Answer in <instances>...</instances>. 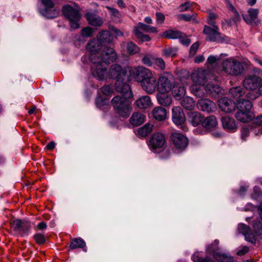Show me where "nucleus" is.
Returning a JSON list of instances; mask_svg holds the SVG:
<instances>
[{"instance_id": "10", "label": "nucleus", "mask_w": 262, "mask_h": 262, "mask_svg": "<svg viewBox=\"0 0 262 262\" xmlns=\"http://www.w3.org/2000/svg\"><path fill=\"white\" fill-rule=\"evenodd\" d=\"M117 54L113 48L104 47L97 59L104 63L113 62L117 59Z\"/></svg>"}, {"instance_id": "27", "label": "nucleus", "mask_w": 262, "mask_h": 262, "mask_svg": "<svg viewBox=\"0 0 262 262\" xmlns=\"http://www.w3.org/2000/svg\"><path fill=\"white\" fill-rule=\"evenodd\" d=\"M205 90L207 94L214 96L221 93L222 89L217 84L209 82L205 85Z\"/></svg>"}, {"instance_id": "17", "label": "nucleus", "mask_w": 262, "mask_h": 262, "mask_svg": "<svg viewBox=\"0 0 262 262\" xmlns=\"http://www.w3.org/2000/svg\"><path fill=\"white\" fill-rule=\"evenodd\" d=\"M218 105L222 111L227 113L232 112L235 108L234 102L227 97H224L219 99Z\"/></svg>"}, {"instance_id": "43", "label": "nucleus", "mask_w": 262, "mask_h": 262, "mask_svg": "<svg viewBox=\"0 0 262 262\" xmlns=\"http://www.w3.org/2000/svg\"><path fill=\"white\" fill-rule=\"evenodd\" d=\"M191 78L194 84H203L205 80L204 74L200 72L193 73L191 75Z\"/></svg>"}, {"instance_id": "52", "label": "nucleus", "mask_w": 262, "mask_h": 262, "mask_svg": "<svg viewBox=\"0 0 262 262\" xmlns=\"http://www.w3.org/2000/svg\"><path fill=\"white\" fill-rule=\"evenodd\" d=\"M34 237L36 243L40 245L45 242V236L42 234L37 233L34 235Z\"/></svg>"}, {"instance_id": "21", "label": "nucleus", "mask_w": 262, "mask_h": 262, "mask_svg": "<svg viewBox=\"0 0 262 262\" xmlns=\"http://www.w3.org/2000/svg\"><path fill=\"white\" fill-rule=\"evenodd\" d=\"M85 17L89 24L93 26L100 27L103 23L102 18L93 12L87 13Z\"/></svg>"}, {"instance_id": "14", "label": "nucleus", "mask_w": 262, "mask_h": 262, "mask_svg": "<svg viewBox=\"0 0 262 262\" xmlns=\"http://www.w3.org/2000/svg\"><path fill=\"white\" fill-rule=\"evenodd\" d=\"M196 106L199 110L207 113H211L215 111L216 104L209 99L202 98L198 101Z\"/></svg>"}, {"instance_id": "26", "label": "nucleus", "mask_w": 262, "mask_h": 262, "mask_svg": "<svg viewBox=\"0 0 262 262\" xmlns=\"http://www.w3.org/2000/svg\"><path fill=\"white\" fill-rule=\"evenodd\" d=\"M222 123L223 128L228 131L234 132L236 128L234 120L229 117H223Z\"/></svg>"}, {"instance_id": "23", "label": "nucleus", "mask_w": 262, "mask_h": 262, "mask_svg": "<svg viewBox=\"0 0 262 262\" xmlns=\"http://www.w3.org/2000/svg\"><path fill=\"white\" fill-rule=\"evenodd\" d=\"M203 117L198 112H191L188 114V120L193 126H197L203 122Z\"/></svg>"}, {"instance_id": "46", "label": "nucleus", "mask_w": 262, "mask_h": 262, "mask_svg": "<svg viewBox=\"0 0 262 262\" xmlns=\"http://www.w3.org/2000/svg\"><path fill=\"white\" fill-rule=\"evenodd\" d=\"M126 49L127 52L131 55H134L140 52V49L133 41L127 43Z\"/></svg>"}, {"instance_id": "3", "label": "nucleus", "mask_w": 262, "mask_h": 262, "mask_svg": "<svg viewBox=\"0 0 262 262\" xmlns=\"http://www.w3.org/2000/svg\"><path fill=\"white\" fill-rule=\"evenodd\" d=\"M62 13L64 16L69 21L70 26L72 29H77L80 28V20L81 14L77 8H75L69 5L63 6L62 8Z\"/></svg>"}, {"instance_id": "6", "label": "nucleus", "mask_w": 262, "mask_h": 262, "mask_svg": "<svg viewBox=\"0 0 262 262\" xmlns=\"http://www.w3.org/2000/svg\"><path fill=\"white\" fill-rule=\"evenodd\" d=\"M166 143V138L162 133H154L150 138L148 145L151 151L158 152L163 149Z\"/></svg>"}, {"instance_id": "54", "label": "nucleus", "mask_w": 262, "mask_h": 262, "mask_svg": "<svg viewBox=\"0 0 262 262\" xmlns=\"http://www.w3.org/2000/svg\"><path fill=\"white\" fill-rule=\"evenodd\" d=\"M156 16L157 23L162 24L165 18V15L161 12H157Z\"/></svg>"}, {"instance_id": "29", "label": "nucleus", "mask_w": 262, "mask_h": 262, "mask_svg": "<svg viewBox=\"0 0 262 262\" xmlns=\"http://www.w3.org/2000/svg\"><path fill=\"white\" fill-rule=\"evenodd\" d=\"M145 121V116L141 113H134L129 119L131 124L134 126H139Z\"/></svg>"}, {"instance_id": "34", "label": "nucleus", "mask_w": 262, "mask_h": 262, "mask_svg": "<svg viewBox=\"0 0 262 262\" xmlns=\"http://www.w3.org/2000/svg\"><path fill=\"white\" fill-rule=\"evenodd\" d=\"M157 98L160 104L165 106L170 105L172 102L171 97L168 95H166L165 93L158 94Z\"/></svg>"}, {"instance_id": "44", "label": "nucleus", "mask_w": 262, "mask_h": 262, "mask_svg": "<svg viewBox=\"0 0 262 262\" xmlns=\"http://www.w3.org/2000/svg\"><path fill=\"white\" fill-rule=\"evenodd\" d=\"M178 49L176 48H166L163 49L162 55L166 58L173 57L177 55Z\"/></svg>"}, {"instance_id": "20", "label": "nucleus", "mask_w": 262, "mask_h": 262, "mask_svg": "<svg viewBox=\"0 0 262 262\" xmlns=\"http://www.w3.org/2000/svg\"><path fill=\"white\" fill-rule=\"evenodd\" d=\"M237 231L239 233L243 234L245 237V239L252 243L256 242L255 234L252 233L248 226L244 224H240L237 227Z\"/></svg>"}, {"instance_id": "24", "label": "nucleus", "mask_w": 262, "mask_h": 262, "mask_svg": "<svg viewBox=\"0 0 262 262\" xmlns=\"http://www.w3.org/2000/svg\"><path fill=\"white\" fill-rule=\"evenodd\" d=\"M258 12V9L250 8L248 11V14H243V17L248 24H252L256 23Z\"/></svg>"}, {"instance_id": "38", "label": "nucleus", "mask_w": 262, "mask_h": 262, "mask_svg": "<svg viewBox=\"0 0 262 262\" xmlns=\"http://www.w3.org/2000/svg\"><path fill=\"white\" fill-rule=\"evenodd\" d=\"M98 40L103 45L104 43H109L112 40V37L108 31H102L99 33Z\"/></svg>"}, {"instance_id": "18", "label": "nucleus", "mask_w": 262, "mask_h": 262, "mask_svg": "<svg viewBox=\"0 0 262 262\" xmlns=\"http://www.w3.org/2000/svg\"><path fill=\"white\" fill-rule=\"evenodd\" d=\"M203 32L207 35V39L211 41H216L221 39V33L219 32L218 27L205 26Z\"/></svg>"}, {"instance_id": "13", "label": "nucleus", "mask_w": 262, "mask_h": 262, "mask_svg": "<svg viewBox=\"0 0 262 262\" xmlns=\"http://www.w3.org/2000/svg\"><path fill=\"white\" fill-rule=\"evenodd\" d=\"M261 78L255 74L248 75L243 81L245 89L254 90L256 89L261 83Z\"/></svg>"}, {"instance_id": "62", "label": "nucleus", "mask_w": 262, "mask_h": 262, "mask_svg": "<svg viewBox=\"0 0 262 262\" xmlns=\"http://www.w3.org/2000/svg\"><path fill=\"white\" fill-rule=\"evenodd\" d=\"M220 59V57L215 56H210L207 59V62L210 64L215 63Z\"/></svg>"}, {"instance_id": "40", "label": "nucleus", "mask_w": 262, "mask_h": 262, "mask_svg": "<svg viewBox=\"0 0 262 262\" xmlns=\"http://www.w3.org/2000/svg\"><path fill=\"white\" fill-rule=\"evenodd\" d=\"M229 93L232 97L239 98L245 94V90L241 86H235L230 89Z\"/></svg>"}, {"instance_id": "33", "label": "nucleus", "mask_w": 262, "mask_h": 262, "mask_svg": "<svg viewBox=\"0 0 262 262\" xmlns=\"http://www.w3.org/2000/svg\"><path fill=\"white\" fill-rule=\"evenodd\" d=\"M217 124V120L214 116L211 115L206 118L202 122V125L206 129L215 127Z\"/></svg>"}, {"instance_id": "1", "label": "nucleus", "mask_w": 262, "mask_h": 262, "mask_svg": "<svg viewBox=\"0 0 262 262\" xmlns=\"http://www.w3.org/2000/svg\"><path fill=\"white\" fill-rule=\"evenodd\" d=\"M134 75L142 89L147 93L151 94L155 91L158 82L151 71L143 67H138L135 69Z\"/></svg>"}, {"instance_id": "57", "label": "nucleus", "mask_w": 262, "mask_h": 262, "mask_svg": "<svg viewBox=\"0 0 262 262\" xmlns=\"http://www.w3.org/2000/svg\"><path fill=\"white\" fill-rule=\"evenodd\" d=\"M101 92L105 96H108L111 94L112 91L111 87L108 85L104 86L101 89Z\"/></svg>"}, {"instance_id": "5", "label": "nucleus", "mask_w": 262, "mask_h": 262, "mask_svg": "<svg viewBox=\"0 0 262 262\" xmlns=\"http://www.w3.org/2000/svg\"><path fill=\"white\" fill-rule=\"evenodd\" d=\"M141 31L146 32L156 33L157 32V29L155 27L148 26L142 23H139L137 26H135L133 29L134 34L139 42H143L150 41L151 38L149 35L143 34Z\"/></svg>"}, {"instance_id": "9", "label": "nucleus", "mask_w": 262, "mask_h": 262, "mask_svg": "<svg viewBox=\"0 0 262 262\" xmlns=\"http://www.w3.org/2000/svg\"><path fill=\"white\" fill-rule=\"evenodd\" d=\"M170 140L176 148L180 150H184L188 145V140L186 137L180 132H174L171 134Z\"/></svg>"}, {"instance_id": "48", "label": "nucleus", "mask_w": 262, "mask_h": 262, "mask_svg": "<svg viewBox=\"0 0 262 262\" xmlns=\"http://www.w3.org/2000/svg\"><path fill=\"white\" fill-rule=\"evenodd\" d=\"M253 228L254 232L258 235H262V224L259 221H254Z\"/></svg>"}, {"instance_id": "61", "label": "nucleus", "mask_w": 262, "mask_h": 262, "mask_svg": "<svg viewBox=\"0 0 262 262\" xmlns=\"http://www.w3.org/2000/svg\"><path fill=\"white\" fill-rule=\"evenodd\" d=\"M248 251L249 248L247 246H244L237 252V255L242 256L247 253Z\"/></svg>"}, {"instance_id": "8", "label": "nucleus", "mask_w": 262, "mask_h": 262, "mask_svg": "<svg viewBox=\"0 0 262 262\" xmlns=\"http://www.w3.org/2000/svg\"><path fill=\"white\" fill-rule=\"evenodd\" d=\"M91 72L92 75L100 80L105 79L107 75L106 67L103 63L97 59L91 60Z\"/></svg>"}, {"instance_id": "47", "label": "nucleus", "mask_w": 262, "mask_h": 262, "mask_svg": "<svg viewBox=\"0 0 262 262\" xmlns=\"http://www.w3.org/2000/svg\"><path fill=\"white\" fill-rule=\"evenodd\" d=\"M228 8L234 13L233 20L234 22L238 21L240 19V16L233 5L229 2V0H225Z\"/></svg>"}, {"instance_id": "12", "label": "nucleus", "mask_w": 262, "mask_h": 262, "mask_svg": "<svg viewBox=\"0 0 262 262\" xmlns=\"http://www.w3.org/2000/svg\"><path fill=\"white\" fill-rule=\"evenodd\" d=\"M104 47V45L100 42V40L97 39H93L89 42L86 48L90 54V59L93 60L97 59Z\"/></svg>"}, {"instance_id": "64", "label": "nucleus", "mask_w": 262, "mask_h": 262, "mask_svg": "<svg viewBox=\"0 0 262 262\" xmlns=\"http://www.w3.org/2000/svg\"><path fill=\"white\" fill-rule=\"evenodd\" d=\"M253 123L256 125H262V116H257L253 119Z\"/></svg>"}, {"instance_id": "2", "label": "nucleus", "mask_w": 262, "mask_h": 262, "mask_svg": "<svg viewBox=\"0 0 262 262\" xmlns=\"http://www.w3.org/2000/svg\"><path fill=\"white\" fill-rule=\"evenodd\" d=\"M112 104L120 117H128L132 112V102L124 97L116 96L112 99Z\"/></svg>"}, {"instance_id": "11", "label": "nucleus", "mask_w": 262, "mask_h": 262, "mask_svg": "<svg viewBox=\"0 0 262 262\" xmlns=\"http://www.w3.org/2000/svg\"><path fill=\"white\" fill-rule=\"evenodd\" d=\"M108 74L110 78L116 79L118 81L123 80L126 74V70L120 64H113L111 66Z\"/></svg>"}, {"instance_id": "15", "label": "nucleus", "mask_w": 262, "mask_h": 262, "mask_svg": "<svg viewBox=\"0 0 262 262\" xmlns=\"http://www.w3.org/2000/svg\"><path fill=\"white\" fill-rule=\"evenodd\" d=\"M123 80H118L115 83V89L118 93L123 95V97L129 98L133 97V94L129 84L123 82Z\"/></svg>"}, {"instance_id": "39", "label": "nucleus", "mask_w": 262, "mask_h": 262, "mask_svg": "<svg viewBox=\"0 0 262 262\" xmlns=\"http://www.w3.org/2000/svg\"><path fill=\"white\" fill-rule=\"evenodd\" d=\"M219 244V241L217 239H215L212 244L208 245L206 249V253L208 254H212L214 257V253L220 251Z\"/></svg>"}, {"instance_id": "37", "label": "nucleus", "mask_w": 262, "mask_h": 262, "mask_svg": "<svg viewBox=\"0 0 262 262\" xmlns=\"http://www.w3.org/2000/svg\"><path fill=\"white\" fill-rule=\"evenodd\" d=\"M85 247V243L84 240L80 237L73 239L70 245V248L71 249L82 248L84 251H86V250L84 249Z\"/></svg>"}, {"instance_id": "31", "label": "nucleus", "mask_w": 262, "mask_h": 262, "mask_svg": "<svg viewBox=\"0 0 262 262\" xmlns=\"http://www.w3.org/2000/svg\"><path fill=\"white\" fill-rule=\"evenodd\" d=\"M150 98L148 96H143L136 101V105L140 108H146L151 105Z\"/></svg>"}, {"instance_id": "19", "label": "nucleus", "mask_w": 262, "mask_h": 262, "mask_svg": "<svg viewBox=\"0 0 262 262\" xmlns=\"http://www.w3.org/2000/svg\"><path fill=\"white\" fill-rule=\"evenodd\" d=\"M172 120L177 125L182 124L185 121V114L180 106H174L172 110Z\"/></svg>"}, {"instance_id": "22", "label": "nucleus", "mask_w": 262, "mask_h": 262, "mask_svg": "<svg viewBox=\"0 0 262 262\" xmlns=\"http://www.w3.org/2000/svg\"><path fill=\"white\" fill-rule=\"evenodd\" d=\"M191 92L198 98H202L207 94L206 92L205 85L203 84H193L190 86Z\"/></svg>"}, {"instance_id": "30", "label": "nucleus", "mask_w": 262, "mask_h": 262, "mask_svg": "<svg viewBox=\"0 0 262 262\" xmlns=\"http://www.w3.org/2000/svg\"><path fill=\"white\" fill-rule=\"evenodd\" d=\"M152 115L155 119L159 121H163L166 117L167 111L164 108L158 106L153 110Z\"/></svg>"}, {"instance_id": "42", "label": "nucleus", "mask_w": 262, "mask_h": 262, "mask_svg": "<svg viewBox=\"0 0 262 262\" xmlns=\"http://www.w3.org/2000/svg\"><path fill=\"white\" fill-rule=\"evenodd\" d=\"M182 106L187 110H191L194 107V101L190 97H186L181 101Z\"/></svg>"}, {"instance_id": "36", "label": "nucleus", "mask_w": 262, "mask_h": 262, "mask_svg": "<svg viewBox=\"0 0 262 262\" xmlns=\"http://www.w3.org/2000/svg\"><path fill=\"white\" fill-rule=\"evenodd\" d=\"M184 35L182 32L174 30H169L164 32L163 36L168 39L181 38Z\"/></svg>"}, {"instance_id": "60", "label": "nucleus", "mask_w": 262, "mask_h": 262, "mask_svg": "<svg viewBox=\"0 0 262 262\" xmlns=\"http://www.w3.org/2000/svg\"><path fill=\"white\" fill-rule=\"evenodd\" d=\"M199 253H195L192 256V259L194 262H204V258L199 257Z\"/></svg>"}, {"instance_id": "53", "label": "nucleus", "mask_w": 262, "mask_h": 262, "mask_svg": "<svg viewBox=\"0 0 262 262\" xmlns=\"http://www.w3.org/2000/svg\"><path fill=\"white\" fill-rule=\"evenodd\" d=\"M155 63L161 70H164L165 68V63L161 58H157L155 59Z\"/></svg>"}, {"instance_id": "16", "label": "nucleus", "mask_w": 262, "mask_h": 262, "mask_svg": "<svg viewBox=\"0 0 262 262\" xmlns=\"http://www.w3.org/2000/svg\"><path fill=\"white\" fill-rule=\"evenodd\" d=\"M11 225L15 231L20 233H27L30 227V224L29 222L19 219L12 221L11 222Z\"/></svg>"}, {"instance_id": "7", "label": "nucleus", "mask_w": 262, "mask_h": 262, "mask_svg": "<svg viewBox=\"0 0 262 262\" xmlns=\"http://www.w3.org/2000/svg\"><path fill=\"white\" fill-rule=\"evenodd\" d=\"M175 84V78L170 73H165L158 80V90L160 93H166L169 92Z\"/></svg>"}, {"instance_id": "25", "label": "nucleus", "mask_w": 262, "mask_h": 262, "mask_svg": "<svg viewBox=\"0 0 262 262\" xmlns=\"http://www.w3.org/2000/svg\"><path fill=\"white\" fill-rule=\"evenodd\" d=\"M252 106V103L250 100L244 99H239L236 103V107L238 111L250 112Z\"/></svg>"}, {"instance_id": "45", "label": "nucleus", "mask_w": 262, "mask_h": 262, "mask_svg": "<svg viewBox=\"0 0 262 262\" xmlns=\"http://www.w3.org/2000/svg\"><path fill=\"white\" fill-rule=\"evenodd\" d=\"M186 93V88L184 86L176 87L173 91V96L177 99H180Z\"/></svg>"}, {"instance_id": "58", "label": "nucleus", "mask_w": 262, "mask_h": 262, "mask_svg": "<svg viewBox=\"0 0 262 262\" xmlns=\"http://www.w3.org/2000/svg\"><path fill=\"white\" fill-rule=\"evenodd\" d=\"M191 6V4L189 2H186L184 4H181L180 6L181 11H185L189 9Z\"/></svg>"}, {"instance_id": "4", "label": "nucleus", "mask_w": 262, "mask_h": 262, "mask_svg": "<svg viewBox=\"0 0 262 262\" xmlns=\"http://www.w3.org/2000/svg\"><path fill=\"white\" fill-rule=\"evenodd\" d=\"M223 70L227 74L232 76H238L243 71V63L239 60L233 58H227L222 62Z\"/></svg>"}, {"instance_id": "56", "label": "nucleus", "mask_w": 262, "mask_h": 262, "mask_svg": "<svg viewBox=\"0 0 262 262\" xmlns=\"http://www.w3.org/2000/svg\"><path fill=\"white\" fill-rule=\"evenodd\" d=\"M96 103L98 107H101V106L106 104V100L105 98L101 97H98L96 100Z\"/></svg>"}, {"instance_id": "49", "label": "nucleus", "mask_w": 262, "mask_h": 262, "mask_svg": "<svg viewBox=\"0 0 262 262\" xmlns=\"http://www.w3.org/2000/svg\"><path fill=\"white\" fill-rule=\"evenodd\" d=\"M196 15V13H193L192 14H182L179 16V18L180 19H183L187 21H191L195 22Z\"/></svg>"}, {"instance_id": "28", "label": "nucleus", "mask_w": 262, "mask_h": 262, "mask_svg": "<svg viewBox=\"0 0 262 262\" xmlns=\"http://www.w3.org/2000/svg\"><path fill=\"white\" fill-rule=\"evenodd\" d=\"M39 12L42 16L48 18H54L56 17L59 14L58 10L54 7L52 8L40 9Z\"/></svg>"}, {"instance_id": "63", "label": "nucleus", "mask_w": 262, "mask_h": 262, "mask_svg": "<svg viewBox=\"0 0 262 262\" xmlns=\"http://www.w3.org/2000/svg\"><path fill=\"white\" fill-rule=\"evenodd\" d=\"M142 62L143 63V64L148 66V67H150L152 65V62L150 60V59L149 58V57H148V56H144L143 58H142Z\"/></svg>"}, {"instance_id": "41", "label": "nucleus", "mask_w": 262, "mask_h": 262, "mask_svg": "<svg viewBox=\"0 0 262 262\" xmlns=\"http://www.w3.org/2000/svg\"><path fill=\"white\" fill-rule=\"evenodd\" d=\"M153 125L150 123H146L138 130V134L141 137H146L152 130Z\"/></svg>"}, {"instance_id": "35", "label": "nucleus", "mask_w": 262, "mask_h": 262, "mask_svg": "<svg viewBox=\"0 0 262 262\" xmlns=\"http://www.w3.org/2000/svg\"><path fill=\"white\" fill-rule=\"evenodd\" d=\"M213 258L219 262H232L233 259L231 256L220 251L215 253Z\"/></svg>"}, {"instance_id": "51", "label": "nucleus", "mask_w": 262, "mask_h": 262, "mask_svg": "<svg viewBox=\"0 0 262 262\" xmlns=\"http://www.w3.org/2000/svg\"><path fill=\"white\" fill-rule=\"evenodd\" d=\"M250 131L246 126H244L241 130V139L243 141H245L247 138L249 136Z\"/></svg>"}, {"instance_id": "59", "label": "nucleus", "mask_w": 262, "mask_h": 262, "mask_svg": "<svg viewBox=\"0 0 262 262\" xmlns=\"http://www.w3.org/2000/svg\"><path fill=\"white\" fill-rule=\"evenodd\" d=\"M199 44L197 42H195L192 45V46H191L190 49V54L194 55L195 54V53L199 48Z\"/></svg>"}, {"instance_id": "50", "label": "nucleus", "mask_w": 262, "mask_h": 262, "mask_svg": "<svg viewBox=\"0 0 262 262\" xmlns=\"http://www.w3.org/2000/svg\"><path fill=\"white\" fill-rule=\"evenodd\" d=\"M94 30L91 27L84 28L81 30V35L83 37H89L93 35Z\"/></svg>"}, {"instance_id": "55", "label": "nucleus", "mask_w": 262, "mask_h": 262, "mask_svg": "<svg viewBox=\"0 0 262 262\" xmlns=\"http://www.w3.org/2000/svg\"><path fill=\"white\" fill-rule=\"evenodd\" d=\"M44 6L43 8H52L54 7V3L52 0H41Z\"/></svg>"}, {"instance_id": "32", "label": "nucleus", "mask_w": 262, "mask_h": 262, "mask_svg": "<svg viewBox=\"0 0 262 262\" xmlns=\"http://www.w3.org/2000/svg\"><path fill=\"white\" fill-rule=\"evenodd\" d=\"M250 112H246L245 111H238L235 114L236 118L242 122H248L250 121L253 116L250 114Z\"/></svg>"}]
</instances>
